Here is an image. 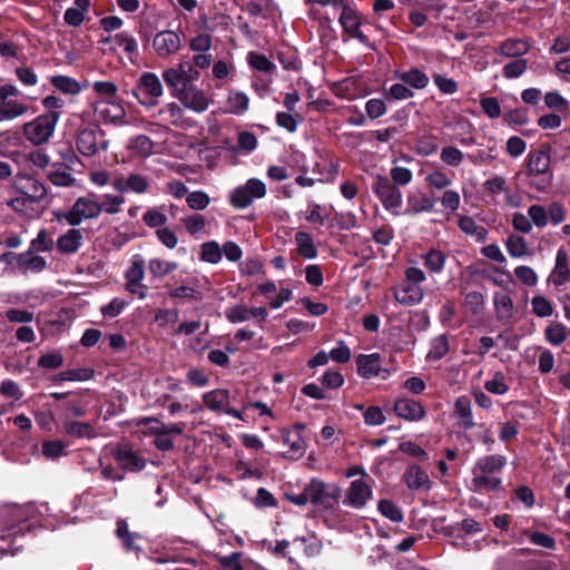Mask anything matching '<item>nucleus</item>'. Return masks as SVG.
<instances>
[{
    "label": "nucleus",
    "instance_id": "f257e3e1",
    "mask_svg": "<svg viewBox=\"0 0 570 570\" xmlns=\"http://www.w3.org/2000/svg\"><path fill=\"white\" fill-rule=\"evenodd\" d=\"M37 510L31 504L20 505L7 503L0 505L1 540L9 541L7 547H0L2 554L16 556L23 548L22 540L33 537L38 529Z\"/></svg>",
    "mask_w": 570,
    "mask_h": 570
},
{
    "label": "nucleus",
    "instance_id": "f03ea898",
    "mask_svg": "<svg viewBox=\"0 0 570 570\" xmlns=\"http://www.w3.org/2000/svg\"><path fill=\"white\" fill-rule=\"evenodd\" d=\"M505 465L507 458L501 454L479 458L472 469V490L475 492L500 491L502 489V479L494 474L501 472Z\"/></svg>",
    "mask_w": 570,
    "mask_h": 570
},
{
    "label": "nucleus",
    "instance_id": "7ed1b4c3",
    "mask_svg": "<svg viewBox=\"0 0 570 570\" xmlns=\"http://www.w3.org/2000/svg\"><path fill=\"white\" fill-rule=\"evenodd\" d=\"M525 175L531 187L538 191H547L553 180L550 154L544 150H530L527 156Z\"/></svg>",
    "mask_w": 570,
    "mask_h": 570
},
{
    "label": "nucleus",
    "instance_id": "20e7f679",
    "mask_svg": "<svg viewBox=\"0 0 570 570\" xmlns=\"http://www.w3.org/2000/svg\"><path fill=\"white\" fill-rule=\"evenodd\" d=\"M341 488L335 483H325L316 478L307 484L309 502L325 510H334L341 498Z\"/></svg>",
    "mask_w": 570,
    "mask_h": 570
},
{
    "label": "nucleus",
    "instance_id": "39448f33",
    "mask_svg": "<svg viewBox=\"0 0 570 570\" xmlns=\"http://www.w3.org/2000/svg\"><path fill=\"white\" fill-rule=\"evenodd\" d=\"M199 77V72L195 67L193 71L181 76V82L177 85H168L176 92L184 107H207L208 99L202 90L193 85V81Z\"/></svg>",
    "mask_w": 570,
    "mask_h": 570
},
{
    "label": "nucleus",
    "instance_id": "423d86ee",
    "mask_svg": "<svg viewBox=\"0 0 570 570\" xmlns=\"http://www.w3.org/2000/svg\"><path fill=\"white\" fill-rule=\"evenodd\" d=\"M372 190L386 210L397 214L395 210L401 208L403 203L400 187L392 183L389 177L377 175L372 184Z\"/></svg>",
    "mask_w": 570,
    "mask_h": 570
},
{
    "label": "nucleus",
    "instance_id": "0eeeda50",
    "mask_svg": "<svg viewBox=\"0 0 570 570\" xmlns=\"http://www.w3.org/2000/svg\"><path fill=\"white\" fill-rule=\"evenodd\" d=\"M57 120L58 114L55 109H48L47 114L24 125V135L35 145H41L52 136Z\"/></svg>",
    "mask_w": 570,
    "mask_h": 570
},
{
    "label": "nucleus",
    "instance_id": "6e6552de",
    "mask_svg": "<svg viewBox=\"0 0 570 570\" xmlns=\"http://www.w3.org/2000/svg\"><path fill=\"white\" fill-rule=\"evenodd\" d=\"M102 212L100 203L82 196L77 198L72 207L67 213L56 214L60 220L65 218L70 226H79L83 219L97 218Z\"/></svg>",
    "mask_w": 570,
    "mask_h": 570
},
{
    "label": "nucleus",
    "instance_id": "1a4fd4ad",
    "mask_svg": "<svg viewBox=\"0 0 570 570\" xmlns=\"http://www.w3.org/2000/svg\"><path fill=\"white\" fill-rule=\"evenodd\" d=\"M76 145L82 156L91 157L99 150H107L109 141L105 138L102 130L86 128L79 131Z\"/></svg>",
    "mask_w": 570,
    "mask_h": 570
},
{
    "label": "nucleus",
    "instance_id": "9d476101",
    "mask_svg": "<svg viewBox=\"0 0 570 570\" xmlns=\"http://www.w3.org/2000/svg\"><path fill=\"white\" fill-rule=\"evenodd\" d=\"M114 459L119 466L128 472H140L146 466V460L129 443H119L114 450Z\"/></svg>",
    "mask_w": 570,
    "mask_h": 570
},
{
    "label": "nucleus",
    "instance_id": "9b49d317",
    "mask_svg": "<svg viewBox=\"0 0 570 570\" xmlns=\"http://www.w3.org/2000/svg\"><path fill=\"white\" fill-rule=\"evenodd\" d=\"M357 373L363 379L381 376L386 379L389 371L381 366V356L379 353L360 354L356 356Z\"/></svg>",
    "mask_w": 570,
    "mask_h": 570
},
{
    "label": "nucleus",
    "instance_id": "f8f14e48",
    "mask_svg": "<svg viewBox=\"0 0 570 570\" xmlns=\"http://www.w3.org/2000/svg\"><path fill=\"white\" fill-rule=\"evenodd\" d=\"M394 413L409 422H417L426 416L423 404L409 397H399L394 402Z\"/></svg>",
    "mask_w": 570,
    "mask_h": 570
},
{
    "label": "nucleus",
    "instance_id": "ddd939ff",
    "mask_svg": "<svg viewBox=\"0 0 570 570\" xmlns=\"http://www.w3.org/2000/svg\"><path fill=\"white\" fill-rule=\"evenodd\" d=\"M14 187L21 195L28 197L32 204L39 203L47 196L46 186L31 176L24 175L17 177Z\"/></svg>",
    "mask_w": 570,
    "mask_h": 570
},
{
    "label": "nucleus",
    "instance_id": "4468645a",
    "mask_svg": "<svg viewBox=\"0 0 570 570\" xmlns=\"http://www.w3.org/2000/svg\"><path fill=\"white\" fill-rule=\"evenodd\" d=\"M181 40L178 33L171 30L159 31L154 40L153 47L159 57H168L180 49Z\"/></svg>",
    "mask_w": 570,
    "mask_h": 570
},
{
    "label": "nucleus",
    "instance_id": "2eb2a0df",
    "mask_svg": "<svg viewBox=\"0 0 570 570\" xmlns=\"http://www.w3.org/2000/svg\"><path fill=\"white\" fill-rule=\"evenodd\" d=\"M371 495L372 489L365 481L362 479L354 480L351 482L346 497L343 500V504L355 509H362L365 507Z\"/></svg>",
    "mask_w": 570,
    "mask_h": 570
},
{
    "label": "nucleus",
    "instance_id": "dca6fc26",
    "mask_svg": "<svg viewBox=\"0 0 570 570\" xmlns=\"http://www.w3.org/2000/svg\"><path fill=\"white\" fill-rule=\"evenodd\" d=\"M36 252L28 249L23 253L16 255L12 252L3 254L2 258L8 259L9 257L16 256L17 266L20 272L27 274L28 271L42 272L47 267V262L42 256L35 255Z\"/></svg>",
    "mask_w": 570,
    "mask_h": 570
},
{
    "label": "nucleus",
    "instance_id": "f3484780",
    "mask_svg": "<svg viewBox=\"0 0 570 570\" xmlns=\"http://www.w3.org/2000/svg\"><path fill=\"white\" fill-rule=\"evenodd\" d=\"M88 403L83 400L82 395L72 393L70 397L57 406L60 419L62 422L72 420L71 417H82L87 414Z\"/></svg>",
    "mask_w": 570,
    "mask_h": 570
},
{
    "label": "nucleus",
    "instance_id": "a211bd4d",
    "mask_svg": "<svg viewBox=\"0 0 570 570\" xmlns=\"http://www.w3.org/2000/svg\"><path fill=\"white\" fill-rule=\"evenodd\" d=\"M395 301L404 306H413L422 302L424 292L421 286L416 284H409V282H402L394 289Z\"/></svg>",
    "mask_w": 570,
    "mask_h": 570
},
{
    "label": "nucleus",
    "instance_id": "6ab92c4d",
    "mask_svg": "<svg viewBox=\"0 0 570 570\" xmlns=\"http://www.w3.org/2000/svg\"><path fill=\"white\" fill-rule=\"evenodd\" d=\"M340 22L343 30L351 37L358 39L363 43H367V37L360 30L361 18L354 9L345 7L340 16Z\"/></svg>",
    "mask_w": 570,
    "mask_h": 570
},
{
    "label": "nucleus",
    "instance_id": "aec40b11",
    "mask_svg": "<svg viewBox=\"0 0 570 570\" xmlns=\"http://www.w3.org/2000/svg\"><path fill=\"white\" fill-rule=\"evenodd\" d=\"M82 233L80 229L70 228L57 239V249L60 254L71 255L79 250L82 245Z\"/></svg>",
    "mask_w": 570,
    "mask_h": 570
},
{
    "label": "nucleus",
    "instance_id": "412c9836",
    "mask_svg": "<svg viewBox=\"0 0 570 570\" xmlns=\"http://www.w3.org/2000/svg\"><path fill=\"white\" fill-rule=\"evenodd\" d=\"M204 405L213 412L224 413L229 405V391L217 389L203 394Z\"/></svg>",
    "mask_w": 570,
    "mask_h": 570
},
{
    "label": "nucleus",
    "instance_id": "4be33fe9",
    "mask_svg": "<svg viewBox=\"0 0 570 570\" xmlns=\"http://www.w3.org/2000/svg\"><path fill=\"white\" fill-rule=\"evenodd\" d=\"M66 434L76 439H95L97 436L94 424L89 422H80L75 420H66L62 422Z\"/></svg>",
    "mask_w": 570,
    "mask_h": 570
},
{
    "label": "nucleus",
    "instance_id": "5701e85b",
    "mask_svg": "<svg viewBox=\"0 0 570 570\" xmlns=\"http://www.w3.org/2000/svg\"><path fill=\"white\" fill-rule=\"evenodd\" d=\"M75 164H55L47 173L48 180L58 187H71L76 183V178L66 171V168L73 169Z\"/></svg>",
    "mask_w": 570,
    "mask_h": 570
},
{
    "label": "nucleus",
    "instance_id": "b1692460",
    "mask_svg": "<svg viewBox=\"0 0 570 570\" xmlns=\"http://www.w3.org/2000/svg\"><path fill=\"white\" fill-rule=\"evenodd\" d=\"M493 305L497 313V320L503 324L510 323L513 316L512 298L505 293H494Z\"/></svg>",
    "mask_w": 570,
    "mask_h": 570
},
{
    "label": "nucleus",
    "instance_id": "393cba45",
    "mask_svg": "<svg viewBox=\"0 0 570 570\" xmlns=\"http://www.w3.org/2000/svg\"><path fill=\"white\" fill-rule=\"evenodd\" d=\"M454 413L459 419L458 424L465 430L472 429L475 425L471 411V401L468 396H460L455 400Z\"/></svg>",
    "mask_w": 570,
    "mask_h": 570
},
{
    "label": "nucleus",
    "instance_id": "a878e982",
    "mask_svg": "<svg viewBox=\"0 0 570 570\" xmlns=\"http://www.w3.org/2000/svg\"><path fill=\"white\" fill-rule=\"evenodd\" d=\"M435 205V200L422 195H409L407 196V207L404 212L405 215H417L420 213H430L433 210Z\"/></svg>",
    "mask_w": 570,
    "mask_h": 570
},
{
    "label": "nucleus",
    "instance_id": "bb28decb",
    "mask_svg": "<svg viewBox=\"0 0 570 570\" xmlns=\"http://www.w3.org/2000/svg\"><path fill=\"white\" fill-rule=\"evenodd\" d=\"M403 479L407 488L415 491L430 483L426 472L415 464L406 469Z\"/></svg>",
    "mask_w": 570,
    "mask_h": 570
},
{
    "label": "nucleus",
    "instance_id": "cd10ccee",
    "mask_svg": "<svg viewBox=\"0 0 570 570\" xmlns=\"http://www.w3.org/2000/svg\"><path fill=\"white\" fill-rule=\"evenodd\" d=\"M450 351L448 334H441L431 340L430 351L426 354L428 362L442 360Z\"/></svg>",
    "mask_w": 570,
    "mask_h": 570
},
{
    "label": "nucleus",
    "instance_id": "c85d7f7f",
    "mask_svg": "<svg viewBox=\"0 0 570 570\" xmlns=\"http://www.w3.org/2000/svg\"><path fill=\"white\" fill-rule=\"evenodd\" d=\"M295 244L297 245L298 255L306 259H313L318 254L312 236L306 232L295 234Z\"/></svg>",
    "mask_w": 570,
    "mask_h": 570
},
{
    "label": "nucleus",
    "instance_id": "c756f323",
    "mask_svg": "<svg viewBox=\"0 0 570 570\" xmlns=\"http://www.w3.org/2000/svg\"><path fill=\"white\" fill-rule=\"evenodd\" d=\"M139 90L149 98H158L163 94V86L155 73L145 72L140 77Z\"/></svg>",
    "mask_w": 570,
    "mask_h": 570
},
{
    "label": "nucleus",
    "instance_id": "7c9ffc66",
    "mask_svg": "<svg viewBox=\"0 0 570 570\" xmlns=\"http://www.w3.org/2000/svg\"><path fill=\"white\" fill-rule=\"evenodd\" d=\"M458 226L464 234L475 236L478 243L485 242L488 236L487 228L478 225L471 216H461Z\"/></svg>",
    "mask_w": 570,
    "mask_h": 570
},
{
    "label": "nucleus",
    "instance_id": "2f4dec72",
    "mask_svg": "<svg viewBox=\"0 0 570 570\" xmlns=\"http://www.w3.org/2000/svg\"><path fill=\"white\" fill-rule=\"evenodd\" d=\"M530 50V45L523 39H508L502 42L500 51L509 58H519Z\"/></svg>",
    "mask_w": 570,
    "mask_h": 570
},
{
    "label": "nucleus",
    "instance_id": "473e14b6",
    "mask_svg": "<svg viewBox=\"0 0 570 570\" xmlns=\"http://www.w3.org/2000/svg\"><path fill=\"white\" fill-rule=\"evenodd\" d=\"M347 122L352 126H364L367 119L374 120L385 115L386 109H365L362 112L360 109H348Z\"/></svg>",
    "mask_w": 570,
    "mask_h": 570
},
{
    "label": "nucleus",
    "instance_id": "72a5a7b5",
    "mask_svg": "<svg viewBox=\"0 0 570 570\" xmlns=\"http://www.w3.org/2000/svg\"><path fill=\"white\" fill-rule=\"evenodd\" d=\"M94 374L95 371L92 368H75L55 374L51 380L53 383H60L65 381H87L90 380L94 376Z\"/></svg>",
    "mask_w": 570,
    "mask_h": 570
},
{
    "label": "nucleus",
    "instance_id": "f704fd0d",
    "mask_svg": "<svg viewBox=\"0 0 570 570\" xmlns=\"http://www.w3.org/2000/svg\"><path fill=\"white\" fill-rule=\"evenodd\" d=\"M293 111L294 109H288L276 114V124L289 132L296 131L297 126L304 121V116Z\"/></svg>",
    "mask_w": 570,
    "mask_h": 570
},
{
    "label": "nucleus",
    "instance_id": "c9c22d12",
    "mask_svg": "<svg viewBox=\"0 0 570 570\" xmlns=\"http://www.w3.org/2000/svg\"><path fill=\"white\" fill-rule=\"evenodd\" d=\"M445 261V254L435 248H431L425 255H423L424 266L431 273H441L444 269Z\"/></svg>",
    "mask_w": 570,
    "mask_h": 570
},
{
    "label": "nucleus",
    "instance_id": "e433bc0d",
    "mask_svg": "<svg viewBox=\"0 0 570 570\" xmlns=\"http://www.w3.org/2000/svg\"><path fill=\"white\" fill-rule=\"evenodd\" d=\"M168 296L173 299H186L188 302H200L204 298V295L200 291L188 285H180L171 288L168 292Z\"/></svg>",
    "mask_w": 570,
    "mask_h": 570
},
{
    "label": "nucleus",
    "instance_id": "4c0bfd02",
    "mask_svg": "<svg viewBox=\"0 0 570 570\" xmlns=\"http://www.w3.org/2000/svg\"><path fill=\"white\" fill-rule=\"evenodd\" d=\"M567 336V327L560 322H552L544 330V338L554 346L561 345Z\"/></svg>",
    "mask_w": 570,
    "mask_h": 570
},
{
    "label": "nucleus",
    "instance_id": "58836bf2",
    "mask_svg": "<svg viewBox=\"0 0 570 570\" xmlns=\"http://www.w3.org/2000/svg\"><path fill=\"white\" fill-rule=\"evenodd\" d=\"M399 78L403 83L416 89H422L429 83L428 76L416 68L402 72Z\"/></svg>",
    "mask_w": 570,
    "mask_h": 570
},
{
    "label": "nucleus",
    "instance_id": "ea45409f",
    "mask_svg": "<svg viewBox=\"0 0 570 570\" xmlns=\"http://www.w3.org/2000/svg\"><path fill=\"white\" fill-rule=\"evenodd\" d=\"M194 65L190 61H181L178 68H169L164 71L163 78L167 85H177L181 82V76L191 72Z\"/></svg>",
    "mask_w": 570,
    "mask_h": 570
},
{
    "label": "nucleus",
    "instance_id": "a19ab883",
    "mask_svg": "<svg viewBox=\"0 0 570 570\" xmlns=\"http://www.w3.org/2000/svg\"><path fill=\"white\" fill-rule=\"evenodd\" d=\"M199 258L209 264H217L222 261V248L216 240H209L200 246Z\"/></svg>",
    "mask_w": 570,
    "mask_h": 570
},
{
    "label": "nucleus",
    "instance_id": "79ce46f5",
    "mask_svg": "<svg viewBox=\"0 0 570 570\" xmlns=\"http://www.w3.org/2000/svg\"><path fill=\"white\" fill-rule=\"evenodd\" d=\"M248 62L254 69L267 76H272L276 70V66L265 55L254 51L248 53Z\"/></svg>",
    "mask_w": 570,
    "mask_h": 570
},
{
    "label": "nucleus",
    "instance_id": "37998d69",
    "mask_svg": "<svg viewBox=\"0 0 570 570\" xmlns=\"http://www.w3.org/2000/svg\"><path fill=\"white\" fill-rule=\"evenodd\" d=\"M178 268L176 262L153 258L149 261L148 269L154 277H164Z\"/></svg>",
    "mask_w": 570,
    "mask_h": 570
},
{
    "label": "nucleus",
    "instance_id": "c03bdc74",
    "mask_svg": "<svg viewBox=\"0 0 570 570\" xmlns=\"http://www.w3.org/2000/svg\"><path fill=\"white\" fill-rule=\"evenodd\" d=\"M334 226H337L342 230H350L357 226V218L352 212L336 213L327 225L328 228Z\"/></svg>",
    "mask_w": 570,
    "mask_h": 570
},
{
    "label": "nucleus",
    "instance_id": "a18cd8bd",
    "mask_svg": "<svg viewBox=\"0 0 570 570\" xmlns=\"http://www.w3.org/2000/svg\"><path fill=\"white\" fill-rule=\"evenodd\" d=\"M129 148L141 157L153 154L154 142L146 135H138L129 140Z\"/></svg>",
    "mask_w": 570,
    "mask_h": 570
},
{
    "label": "nucleus",
    "instance_id": "49530a36",
    "mask_svg": "<svg viewBox=\"0 0 570 570\" xmlns=\"http://www.w3.org/2000/svg\"><path fill=\"white\" fill-rule=\"evenodd\" d=\"M532 313L538 317H550L553 312V304L546 296L535 295L531 299Z\"/></svg>",
    "mask_w": 570,
    "mask_h": 570
},
{
    "label": "nucleus",
    "instance_id": "de8ad7c7",
    "mask_svg": "<svg viewBox=\"0 0 570 570\" xmlns=\"http://www.w3.org/2000/svg\"><path fill=\"white\" fill-rule=\"evenodd\" d=\"M380 513L393 522H401L403 520L402 510L391 500H380L377 504Z\"/></svg>",
    "mask_w": 570,
    "mask_h": 570
},
{
    "label": "nucleus",
    "instance_id": "09e8293b",
    "mask_svg": "<svg viewBox=\"0 0 570 570\" xmlns=\"http://www.w3.org/2000/svg\"><path fill=\"white\" fill-rule=\"evenodd\" d=\"M505 247L509 255L512 257H522L527 254V242L519 235H509L505 240Z\"/></svg>",
    "mask_w": 570,
    "mask_h": 570
},
{
    "label": "nucleus",
    "instance_id": "8fccbe9b",
    "mask_svg": "<svg viewBox=\"0 0 570 570\" xmlns=\"http://www.w3.org/2000/svg\"><path fill=\"white\" fill-rule=\"evenodd\" d=\"M253 199L245 187L239 186L232 191L229 203L234 208L244 209L252 205Z\"/></svg>",
    "mask_w": 570,
    "mask_h": 570
},
{
    "label": "nucleus",
    "instance_id": "3c124183",
    "mask_svg": "<svg viewBox=\"0 0 570 570\" xmlns=\"http://www.w3.org/2000/svg\"><path fill=\"white\" fill-rule=\"evenodd\" d=\"M145 277V262L144 259L136 255L131 263V266L125 273V278L127 282L131 283H140Z\"/></svg>",
    "mask_w": 570,
    "mask_h": 570
},
{
    "label": "nucleus",
    "instance_id": "603ef678",
    "mask_svg": "<svg viewBox=\"0 0 570 570\" xmlns=\"http://www.w3.org/2000/svg\"><path fill=\"white\" fill-rule=\"evenodd\" d=\"M51 83L63 94L76 95L80 91L78 82L66 76L52 77Z\"/></svg>",
    "mask_w": 570,
    "mask_h": 570
},
{
    "label": "nucleus",
    "instance_id": "864d4df0",
    "mask_svg": "<svg viewBox=\"0 0 570 570\" xmlns=\"http://www.w3.org/2000/svg\"><path fill=\"white\" fill-rule=\"evenodd\" d=\"M484 389L492 394L503 395L509 391L505 383V376L502 372H495L492 380L484 383Z\"/></svg>",
    "mask_w": 570,
    "mask_h": 570
},
{
    "label": "nucleus",
    "instance_id": "5fc2aeb1",
    "mask_svg": "<svg viewBox=\"0 0 570 570\" xmlns=\"http://www.w3.org/2000/svg\"><path fill=\"white\" fill-rule=\"evenodd\" d=\"M186 203L190 209L204 210L209 205L210 198L207 193L195 190L187 195Z\"/></svg>",
    "mask_w": 570,
    "mask_h": 570
},
{
    "label": "nucleus",
    "instance_id": "6e6d98bb",
    "mask_svg": "<svg viewBox=\"0 0 570 570\" xmlns=\"http://www.w3.org/2000/svg\"><path fill=\"white\" fill-rule=\"evenodd\" d=\"M464 306L473 315H479L484 308V296L482 293L472 291L465 294Z\"/></svg>",
    "mask_w": 570,
    "mask_h": 570
},
{
    "label": "nucleus",
    "instance_id": "4d7b16f0",
    "mask_svg": "<svg viewBox=\"0 0 570 570\" xmlns=\"http://www.w3.org/2000/svg\"><path fill=\"white\" fill-rule=\"evenodd\" d=\"M399 450L405 454L416 458L421 462L429 461V453L413 441H403L399 444Z\"/></svg>",
    "mask_w": 570,
    "mask_h": 570
},
{
    "label": "nucleus",
    "instance_id": "13d9d810",
    "mask_svg": "<svg viewBox=\"0 0 570 570\" xmlns=\"http://www.w3.org/2000/svg\"><path fill=\"white\" fill-rule=\"evenodd\" d=\"M522 534L527 535L530 539V541L535 546H539V547H542L546 549H554V547H556V540L550 534L539 532V531L531 532L528 529L524 530L522 532Z\"/></svg>",
    "mask_w": 570,
    "mask_h": 570
},
{
    "label": "nucleus",
    "instance_id": "bf43d9fd",
    "mask_svg": "<svg viewBox=\"0 0 570 570\" xmlns=\"http://www.w3.org/2000/svg\"><path fill=\"white\" fill-rule=\"evenodd\" d=\"M55 242L49 238L48 232L46 229H41L37 237L31 240L30 248L36 253L50 252L53 248Z\"/></svg>",
    "mask_w": 570,
    "mask_h": 570
},
{
    "label": "nucleus",
    "instance_id": "052dcab7",
    "mask_svg": "<svg viewBox=\"0 0 570 570\" xmlns=\"http://www.w3.org/2000/svg\"><path fill=\"white\" fill-rule=\"evenodd\" d=\"M127 191H134L136 194H144L148 190L149 181L140 174H130L126 178Z\"/></svg>",
    "mask_w": 570,
    "mask_h": 570
},
{
    "label": "nucleus",
    "instance_id": "680f3d73",
    "mask_svg": "<svg viewBox=\"0 0 570 570\" xmlns=\"http://www.w3.org/2000/svg\"><path fill=\"white\" fill-rule=\"evenodd\" d=\"M62 365L63 355L58 351L42 354L38 360V366L42 368L57 370Z\"/></svg>",
    "mask_w": 570,
    "mask_h": 570
},
{
    "label": "nucleus",
    "instance_id": "e2e57ef3",
    "mask_svg": "<svg viewBox=\"0 0 570 570\" xmlns=\"http://www.w3.org/2000/svg\"><path fill=\"white\" fill-rule=\"evenodd\" d=\"M528 216L531 223L534 224L538 228H543L548 224V213L542 205H531L528 208Z\"/></svg>",
    "mask_w": 570,
    "mask_h": 570
},
{
    "label": "nucleus",
    "instance_id": "0e129e2a",
    "mask_svg": "<svg viewBox=\"0 0 570 570\" xmlns=\"http://www.w3.org/2000/svg\"><path fill=\"white\" fill-rule=\"evenodd\" d=\"M185 228L190 235H196L202 232L206 226V219L200 214H193L181 219Z\"/></svg>",
    "mask_w": 570,
    "mask_h": 570
},
{
    "label": "nucleus",
    "instance_id": "69168bd1",
    "mask_svg": "<svg viewBox=\"0 0 570 570\" xmlns=\"http://www.w3.org/2000/svg\"><path fill=\"white\" fill-rule=\"evenodd\" d=\"M65 446L60 440H48L42 442L41 451L45 458L57 459L62 454Z\"/></svg>",
    "mask_w": 570,
    "mask_h": 570
},
{
    "label": "nucleus",
    "instance_id": "338daca9",
    "mask_svg": "<svg viewBox=\"0 0 570 570\" xmlns=\"http://www.w3.org/2000/svg\"><path fill=\"white\" fill-rule=\"evenodd\" d=\"M391 181L397 187L406 186L412 180V171L406 167L395 166L390 170Z\"/></svg>",
    "mask_w": 570,
    "mask_h": 570
},
{
    "label": "nucleus",
    "instance_id": "774afa93",
    "mask_svg": "<svg viewBox=\"0 0 570 570\" xmlns=\"http://www.w3.org/2000/svg\"><path fill=\"white\" fill-rule=\"evenodd\" d=\"M242 556V552L235 551L228 556L218 557L217 561L224 570H244L240 563Z\"/></svg>",
    "mask_w": 570,
    "mask_h": 570
}]
</instances>
